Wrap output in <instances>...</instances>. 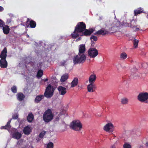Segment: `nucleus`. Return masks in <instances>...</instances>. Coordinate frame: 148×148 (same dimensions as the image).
<instances>
[{
    "label": "nucleus",
    "mask_w": 148,
    "mask_h": 148,
    "mask_svg": "<svg viewBox=\"0 0 148 148\" xmlns=\"http://www.w3.org/2000/svg\"><path fill=\"white\" fill-rule=\"evenodd\" d=\"M134 15L136 16H137L138 14L141 13L143 12V11L140 10H136L134 11Z\"/></svg>",
    "instance_id": "nucleus-33"
},
{
    "label": "nucleus",
    "mask_w": 148,
    "mask_h": 148,
    "mask_svg": "<svg viewBox=\"0 0 148 148\" xmlns=\"http://www.w3.org/2000/svg\"><path fill=\"white\" fill-rule=\"evenodd\" d=\"M44 96L43 95H39L37 96L35 99L34 102L36 103H38L42 99H44Z\"/></svg>",
    "instance_id": "nucleus-18"
},
{
    "label": "nucleus",
    "mask_w": 148,
    "mask_h": 148,
    "mask_svg": "<svg viewBox=\"0 0 148 148\" xmlns=\"http://www.w3.org/2000/svg\"><path fill=\"white\" fill-rule=\"evenodd\" d=\"M28 22H29V24L31 28H33L36 27V23L35 21L30 19V18H27V19L26 23H28Z\"/></svg>",
    "instance_id": "nucleus-13"
},
{
    "label": "nucleus",
    "mask_w": 148,
    "mask_h": 148,
    "mask_svg": "<svg viewBox=\"0 0 148 148\" xmlns=\"http://www.w3.org/2000/svg\"><path fill=\"white\" fill-rule=\"evenodd\" d=\"M145 64H145V63H143V64H142V66L143 67L144 66V65Z\"/></svg>",
    "instance_id": "nucleus-50"
},
{
    "label": "nucleus",
    "mask_w": 148,
    "mask_h": 148,
    "mask_svg": "<svg viewBox=\"0 0 148 148\" xmlns=\"http://www.w3.org/2000/svg\"><path fill=\"white\" fill-rule=\"evenodd\" d=\"M53 144L51 142H50L47 144L46 148H53Z\"/></svg>",
    "instance_id": "nucleus-34"
},
{
    "label": "nucleus",
    "mask_w": 148,
    "mask_h": 148,
    "mask_svg": "<svg viewBox=\"0 0 148 148\" xmlns=\"http://www.w3.org/2000/svg\"><path fill=\"white\" fill-rule=\"evenodd\" d=\"M96 76L95 74L91 75L89 77V82L90 83L94 84L96 79Z\"/></svg>",
    "instance_id": "nucleus-17"
},
{
    "label": "nucleus",
    "mask_w": 148,
    "mask_h": 148,
    "mask_svg": "<svg viewBox=\"0 0 148 148\" xmlns=\"http://www.w3.org/2000/svg\"><path fill=\"white\" fill-rule=\"evenodd\" d=\"M10 122H11V120H10V121H8V122L7 124L6 125L8 127H9V128L10 129L11 127V126L10 125Z\"/></svg>",
    "instance_id": "nucleus-40"
},
{
    "label": "nucleus",
    "mask_w": 148,
    "mask_h": 148,
    "mask_svg": "<svg viewBox=\"0 0 148 148\" xmlns=\"http://www.w3.org/2000/svg\"><path fill=\"white\" fill-rule=\"evenodd\" d=\"M90 39L92 42V44L91 45V47H92V44H94V42L92 40H93L94 41H96L97 40V36H95L93 35H92L91 36Z\"/></svg>",
    "instance_id": "nucleus-29"
},
{
    "label": "nucleus",
    "mask_w": 148,
    "mask_h": 148,
    "mask_svg": "<svg viewBox=\"0 0 148 148\" xmlns=\"http://www.w3.org/2000/svg\"><path fill=\"white\" fill-rule=\"evenodd\" d=\"M66 62V61H64L63 62H62V65L64 66Z\"/></svg>",
    "instance_id": "nucleus-43"
},
{
    "label": "nucleus",
    "mask_w": 148,
    "mask_h": 148,
    "mask_svg": "<svg viewBox=\"0 0 148 148\" xmlns=\"http://www.w3.org/2000/svg\"><path fill=\"white\" fill-rule=\"evenodd\" d=\"M88 53V56L91 58H94L98 54V51L95 48H90Z\"/></svg>",
    "instance_id": "nucleus-7"
},
{
    "label": "nucleus",
    "mask_w": 148,
    "mask_h": 148,
    "mask_svg": "<svg viewBox=\"0 0 148 148\" xmlns=\"http://www.w3.org/2000/svg\"><path fill=\"white\" fill-rule=\"evenodd\" d=\"M123 147V148H132L131 145L127 143H125Z\"/></svg>",
    "instance_id": "nucleus-36"
},
{
    "label": "nucleus",
    "mask_w": 148,
    "mask_h": 148,
    "mask_svg": "<svg viewBox=\"0 0 148 148\" xmlns=\"http://www.w3.org/2000/svg\"><path fill=\"white\" fill-rule=\"evenodd\" d=\"M7 48L6 47H5L1 52L0 55V58H1V60L6 59L7 56Z\"/></svg>",
    "instance_id": "nucleus-12"
},
{
    "label": "nucleus",
    "mask_w": 148,
    "mask_h": 148,
    "mask_svg": "<svg viewBox=\"0 0 148 148\" xmlns=\"http://www.w3.org/2000/svg\"><path fill=\"white\" fill-rule=\"evenodd\" d=\"M78 79L77 78H75L71 83V87H73L76 86L78 83Z\"/></svg>",
    "instance_id": "nucleus-24"
},
{
    "label": "nucleus",
    "mask_w": 148,
    "mask_h": 148,
    "mask_svg": "<svg viewBox=\"0 0 148 148\" xmlns=\"http://www.w3.org/2000/svg\"><path fill=\"white\" fill-rule=\"evenodd\" d=\"M43 80L45 82H47L48 80V78H47L44 79H43Z\"/></svg>",
    "instance_id": "nucleus-46"
},
{
    "label": "nucleus",
    "mask_w": 148,
    "mask_h": 148,
    "mask_svg": "<svg viewBox=\"0 0 148 148\" xmlns=\"http://www.w3.org/2000/svg\"><path fill=\"white\" fill-rule=\"evenodd\" d=\"M21 136L22 134L18 132H15L13 134V137L16 139H20Z\"/></svg>",
    "instance_id": "nucleus-21"
},
{
    "label": "nucleus",
    "mask_w": 148,
    "mask_h": 148,
    "mask_svg": "<svg viewBox=\"0 0 148 148\" xmlns=\"http://www.w3.org/2000/svg\"><path fill=\"white\" fill-rule=\"evenodd\" d=\"M54 91L53 87L49 84L46 89L44 93V96L47 98L51 97L53 95V93Z\"/></svg>",
    "instance_id": "nucleus-6"
},
{
    "label": "nucleus",
    "mask_w": 148,
    "mask_h": 148,
    "mask_svg": "<svg viewBox=\"0 0 148 148\" xmlns=\"http://www.w3.org/2000/svg\"><path fill=\"white\" fill-rule=\"evenodd\" d=\"M18 99L20 101L23 100L25 98V96L22 93H18L17 95Z\"/></svg>",
    "instance_id": "nucleus-22"
},
{
    "label": "nucleus",
    "mask_w": 148,
    "mask_h": 148,
    "mask_svg": "<svg viewBox=\"0 0 148 148\" xmlns=\"http://www.w3.org/2000/svg\"><path fill=\"white\" fill-rule=\"evenodd\" d=\"M59 117L58 116L56 117L55 119V121H58L59 120Z\"/></svg>",
    "instance_id": "nucleus-41"
},
{
    "label": "nucleus",
    "mask_w": 148,
    "mask_h": 148,
    "mask_svg": "<svg viewBox=\"0 0 148 148\" xmlns=\"http://www.w3.org/2000/svg\"><path fill=\"white\" fill-rule=\"evenodd\" d=\"M1 129H7V130H8V129H10V128H9V127H8L6 125L4 126H1Z\"/></svg>",
    "instance_id": "nucleus-39"
},
{
    "label": "nucleus",
    "mask_w": 148,
    "mask_h": 148,
    "mask_svg": "<svg viewBox=\"0 0 148 148\" xmlns=\"http://www.w3.org/2000/svg\"><path fill=\"white\" fill-rule=\"evenodd\" d=\"M100 0V1H101V0Z\"/></svg>",
    "instance_id": "nucleus-54"
},
{
    "label": "nucleus",
    "mask_w": 148,
    "mask_h": 148,
    "mask_svg": "<svg viewBox=\"0 0 148 148\" xmlns=\"http://www.w3.org/2000/svg\"><path fill=\"white\" fill-rule=\"evenodd\" d=\"M138 40L136 39H135L134 40L133 42V44L135 48H136L137 47L138 45Z\"/></svg>",
    "instance_id": "nucleus-35"
},
{
    "label": "nucleus",
    "mask_w": 148,
    "mask_h": 148,
    "mask_svg": "<svg viewBox=\"0 0 148 148\" xmlns=\"http://www.w3.org/2000/svg\"><path fill=\"white\" fill-rule=\"evenodd\" d=\"M116 147L114 145H113L111 147V148H115Z\"/></svg>",
    "instance_id": "nucleus-47"
},
{
    "label": "nucleus",
    "mask_w": 148,
    "mask_h": 148,
    "mask_svg": "<svg viewBox=\"0 0 148 148\" xmlns=\"http://www.w3.org/2000/svg\"><path fill=\"white\" fill-rule=\"evenodd\" d=\"M114 27H111V29H113Z\"/></svg>",
    "instance_id": "nucleus-51"
},
{
    "label": "nucleus",
    "mask_w": 148,
    "mask_h": 148,
    "mask_svg": "<svg viewBox=\"0 0 148 148\" xmlns=\"http://www.w3.org/2000/svg\"><path fill=\"white\" fill-rule=\"evenodd\" d=\"M134 76H136V73H135L134 74Z\"/></svg>",
    "instance_id": "nucleus-52"
},
{
    "label": "nucleus",
    "mask_w": 148,
    "mask_h": 148,
    "mask_svg": "<svg viewBox=\"0 0 148 148\" xmlns=\"http://www.w3.org/2000/svg\"><path fill=\"white\" fill-rule=\"evenodd\" d=\"M96 88V86L94 84L90 83L87 86L88 90L90 92H93L94 89Z\"/></svg>",
    "instance_id": "nucleus-14"
},
{
    "label": "nucleus",
    "mask_w": 148,
    "mask_h": 148,
    "mask_svg": "<svg viewBox=\"0 0 148 148\" xmlns=\"http://www.w3.org/2000/svg\"><path fill=\"white\" fill-rule=\"evenodd\" d=\"M137 99L141 102L148 104V92H145L140 93L137 96Z\"/></svg>",
    "instance_id": "nucleus-5"
},
{
    "label": "nucleus",
    "mask_w": 148,
    "mask_h": 148,
    "mask_svg": "<svg viewBox=\"0 0 148 148\" xmlns=\"http://www.w3.org/2000/svg\"><path fill=\"white\" fill-rule=\"evenodd\" d=\"M86 27V25L83 22L78 23L75 27L73 33L71 34L72 38L75 39L79 36V34L84 31Z\"/></svg>",
    "instance_id": "nucleus-1"
},
{
    "label": "nucleus",
    "mask_w": 148,
    "mask_h": 148,
    "mask_svg": "<svg viewBox=\"0 0 148 148\" xmlns=\"http://www.w3.org/2000/svg\"><path fill=\"white\" fill-rule=\"evenodd\" d=\"M4 10L3 8L1 6H0V11H2Z\"/></svg>",
    "instance_id": "nucleus-42"
},
{
    "label": "nucleus",
    "mask_w": 148,
    "mask_h": 148,
    "mask_svg": "<svg viewBox=\"0 0 148 148\" xmlns=\"http://www.w3.org/2000/svg\"><path fill=\"white\" fill-rule=\"evenodd\" d=\"M11 90L13 93H15L17 92V89L16 86H13L11 88Z\"/></svg>",
    "instance_id": "nucleus-32"
},
{
    "label": "nucleus",
    "mask_w": 148,
    "mask_h": 148,
    "mask_svg": "<svg viewBox=\"0 0 148 148\" xmlns=\"http://www.w3.org/2000/svg\"><path fill=\"white\" fill-rule=\"evenodd\" d=\"M57 89L59 95L62 96H64L67 92V89L62 86H59Z\"/></svg>",
    "instance_id": "nucleus-9"
},
{
    "label": "nucleus",
    "mask_w": 148,
    "mask_h": 148,
    "mask_svg": "<svg viewBox=\"0 0 148 148\" xmlns=\"http://www.w3.org/2000/svg\"><path fill=\"white\" fill-rule=\"evenodd\" d=\"M130 27L133 29H134L138 26V25H137L136 21L134 19L132 20L130 22Z\"/></svg>",
    "instance_id": "nucleus-25"
},
{
    "label": "nucleus",
    "mask_w": 148,
    "mask_h": 148,
    "mask_svg": "<svg viewBox=\"0 0 148 148\" xmlns=\"http://www.w3.org/2000/svg\"><path fill=\"white\" fill-rule=\"evenodd\" d=\"M85 51L86 47L85 45L84 44L80 45L79 46L78 53L85 54Z\"/></svg>",
    "instance_id": "nucleus-11"
},
{
    "label": "nucleus",
    "mask_w": 148,
    "mask_h": 148,
    "mask_svg": "<svg viewBox=\"0 0 148 148\" xmlns=\"http://www.w3.org/2000/svg\"><path fill=\"white\" fill-rule=\"evenodd\" d=\"M69 75L67 74H65L62 75L60 79V81L63 82L66 81L68 78Z\"/></svg>",
    "instance_id": "nucleus-26"
},
{
    "label": "nucleus",
    "mask_w": 148,
    "mask_h": 148,
    "mask_svg": "<svg viewBox=\"0 0 148 148\" xmlns=\"http://www.w3.org/2000/svg\"><path fill=\"white\" fill-rule=\"evenodd\" d=\"M114 127L111 123L107 124L103 127L104 130L109 133H112L114 130Z\"/></svg>",
    "instance_id": "nucleus-8"
},
{
    "label": "nucleus",
    "mask_w": 148,
    "mask_h": 148,
    "mask_svg": "<svg viewBox=\"0 0 148 148\" xmlns=\"http://www.w3.org/2000/svg\"><path fill=\"white\" fill-rule=\"evenodd\" d=\"M5 23L2 20L0 19V27H2L4 26Z\"/></svg>",
    "instance_id": "nucleus-38"
},
{
    "label": "nucleus",
    "mask_w": 148,
    "mask_h": 148,
    "mask_svg": "<svg viewBox=\"0 0 148 148\" xmlns=\"http://www.w3.org/2000/svg\"><path fill=\"white\" fill-rule=\"evenodd\" d=\"M2 27L3 33L5 34H8L10 30L9 26L7 25H5Z\"/></svg>",
    "instance_id": "nucleus-20"
},
{
    "label": "nucleus",
    "mask_w": 148,
    "mask_h": 148,
    "mask_svg": "<svg viewBox=\"0 0 148 148\" xmlns=\"http://www.w3.org/2000/svg\"><path fill=\"white\" fill-rule=\"evenodd\" d=\"M1 1H3L4 0H0Z\"/></svg>",
    "instance_id": "nucleus-53"
},
{
    "label": "nucleus",
    "mask_w": 148,
    "mask_h": 148,
    "mask_svg": "<svg viewBox=\"0 0 148 148\" xmlns=\"http://www.w3.org/2000/svg\"><path fill=\"white\" fill-rule=\"evenodd\" d=\"M36 140H37V142H38L39 140V139L38 138H36Z\"/></svg>",
    "instance_id": "nucleus-49"
},
{
    "label": "nucleus",
    "mask_w": 148,
    "mask_h": 148,
    "mask_svg": "<svg viewBox=\"0 0 148 148\" xmlns=\"http://www.w3.org/2000/svg\"><path fill=\"white\" fill-rule=\"evenodd\" d=\"M54 115L50 109H48L44 112L42 116L44 121L47 123L50 122L53 119Z\"/></svg>",
    "instance_id": "nucleus-3"
},
{
    "label": "nucleus",
    "mask_w": 148,
    "mask_h": 148,
    "mask_svg": "<svg viewBox=\"0 0 148 148\" xmlns=\"http://www.w3.org/2000/svg\"><path fill=\"white\" fill-rule=\"evenodd\" d=\"M139 30V28L138 27H136L135 29L134 30L135 31H137Z\"/></svg>",
    "instance_id": "nucleus-44"
},
{
    "label": "nucleus",
    "mask_w": 148,
    "mask_h": 148,
    "mask_svg": "<svg viewBox=\"0 0 148 148\" xmlns=\"http://www.w3.org/2000/svg\"><path fill=\"white\" fill-rule=\"evenodd\" d=\"M46 133V132L45 131H42L39 134V137L40 138H42Z\"/></svg>",
    "instance_id": "nucleus-31"
},
{
    "label": "nucleus",
    "mask_w": 148,
    "mask_h": 148,
    "mask_svg": "<svg viewBox=\"0 0 148 148\" xmlns=\"http://www.w3.org/2000/svg\"><path fill=\"white\" fill-rule=\"evenodd\" d=\"M128 99L126 98H124L121 99V102L122 104H126L128 102Z\"/></svg>",
    "instance_id": "nucleus-27"
},
{
    "label": "nucleus",
    "mask_w": 148,
    "mask_h": 148,
    "mask_svg": "<svg viewBox=\"0 0 148 148\" xmlns=\"http://www.w3.org/2000/svg\"><path fill=\"white\" fill-rule=\"evenodd\" d=\"M82 125L80 121L78 120H74L72 121L70 125V127L73 130L80 131L82 129Z\"/></svg>",
    "instance_id": "nucleus-4"
},
{
    "label": "nucleus",
    "mask_w": 148,
    "mask_h": 148,
    "mask_svg": "<svg viewBox=\"0 0 148 148\" xmlns=\"http://www.w3.org/2000/svg\"><path fill=\"white\" fill-rule=\"evenodd\" d=\"M145 146L146 147L148 148V142H147L145 144Z\"/></svg>",
    "instance_id": "nucleus-45"
},
{
    "label": "nucleus",
    "mask_w": 148,
    "mask_h": 148,
    "mask_svg": "<svg viewBox=\"0 0 148 148\" xmlns=\"http://www.w3.org/2000/svg\"><path fill=\"white\" fill-rule=\"evenodd\" d=\"M0 66L1 68H5L8 66V62L6 59L0 60Z\"/></svg>",
    "instance_id": "nucleus-16"
},
{
    "label": "nucleus",
    "mask_w": 148,
    "mask_h": 148,
    "mask_svg": "<svg viewBox=\"0 0 148 148\" xmlns=\"http://www.w3.org/2000/svg\"><path fill=\"white\" fill-rule=\"evenodd\" d=\"M93 29L92 28L89 29H86V28L84 31L82 32V35H80V36H90L93 32Z\"/></svg>",
    "instance_id": "nucleus-10"
},
{
    "label": "nucleus",
    "mask_w": 148,
    "mask_h": 148,
    "mask_svg": "<svg viewBox=\"0 0 148 148\" xmlns=\"http://www.w3.org/2000/svg\"><path fill=\"white\" fill-rule=\"evenodd\" d=\"M81 37H79V38H78L77 40H76L77 41V40H79L81 39Z\"/></svg>",
    "instance_id": "nucleus-48"
},
{
    "label": "nucleus",
    "mask_w": 148,
    "mask_h": 148,
    "mask_svg": "<svg viewBox=\"0 0 148 148\" xmlns=\"http://www.w3.org/2000/svg\"><path fill=\"white\" fill-rule=\"evenodd\" d=\"M23 132L25 134L28 135L30 134L31 132V129L30 127L28 126H27L25 127L24 128L23 130Z\"/></svg>",
    "instance_id": "nucleus-19"
},
{
    "label": "nucleus",
    "mask_w": 148,
    "mask_h": 148,
    "mask_svg": "<svg viewBox=\"0 0 148 148\" xmlns=\"http://www.w3.org/2000/svg\"><path fill=\"white\" fill-rule=\"evenodd\" d=\"M43 71L41 69L39 70L37 74V76L38 78H40L43 75Z\"/></svg>",
    "instance_id": "nucleus-28"
},
{
    "label": "nucleus",
    "mask_w": 148,
    "mask_h": 148,
    "mask_svg": "<svg viewBox=\"0 0 148 148\" xmlns=\"http://www.w3.org/2000/svg\"><path fill=\"white\" fill-rule=\"evenodd\" d=\"M34 119V116L32 113H29L27 117V121L29 123L32 122Z\"/></svg>",
    "instance_id": "nucleus-23"
},
{
    "label": "nucleus",
    "mask_w": 148,
    "mask_h": 148,
    "mask_svg": "<svg viewBox=\"0 0 148 148\" xmlns=\"http://www.w3.org/2000/svg\"><path fill=\"white\" fill-rule=\"evenodd\" d=\"M86 59L85 54L78 53V54L74 56L73 58L74 64H83L85 62Z\"/></svg>",
    "instance_id": "nucleus-2"
},
{
    "label": "nucleus",
    "mask_w": 148,
    "mask_h": 148,
    "mask_svg": "<svg viewBox=\"0 0 148 148\" xmlns=\"http://www.w3.org/2000/svg\"><path fill=\"white\" fill-rule=\"evenodd\" d=\"M109 33L108 31L106 30H98L96 33L94 34L95 35H102L103 36L105 35L106 34H108Z\"/></svg>",
    "instance_id": "nucleus-15"
},
{
    "label": "nucleus",
    "mask_w": 148,
    "mask_h": 148,
    "mask_svg": "<svg viewBox=\"0 0 148 148\" xmlns=\"http://www.w3.org/2000/svg\"><path fill=\"white\" fill-rule=\"evenodd\" d=\"M12 118L14 119H16L18 118V114H13L12 116Z\"/></svg>",
    "instance_id": "nucleus-37"
},
{
    "label": "nucleus",
    "mask_w": 148,
    "mask_h": 148,
    "mask_svg": "<svg viewBox=\"0 0 148 148\" xmlns=\"http://www.w3.org/2000/svg\"><path fill=\"white\" fill-rule=\"evenodd\" d=\"M120 57L121 59L124 60L127 58V55L125 53L123 52L121 53Z\"/></svg>",
    "instance_id": "nucleus-30"
}]
</instances>
